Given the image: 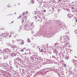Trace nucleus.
Here are the masks:
<instances>
[{
	"instance_id": "nucleus-2",
	"label": "nucleus",
	"mask_w": 77,
	"mask_h": 77,
	"mask_svg": "<svg viewBox=\"0 0 77 77\" xmlns=\"http://www.w3.org/2000/svg\"><path fill=\"white\" fill-rule=\"evenodd\" d=\"M24 44V41L23 40H21V42H20V44L21 45H23Z\"/></svg>"
},
{
	"instance_id": "nucleus-4",
	"label": "nucleus",
	"mask_w": 77,
	"mask_h": 77,
	"mask_svg": "<svg viewBox=\"0 0 77 77\" xmlns=\"http://www.w3.org/2000/svg\"><path fill=\"white\" fill-rule=\"evenodd\" d=\"M27 16H25L23 18V19H24V20H25L26 21V20H27Z\"/></svg>"
},
{
	"instance_id": "nucleus-16",
	"label": "nucleus",
	"mask_w": 77,
	"mask_h": 77,
	"mask_svg": "<svg viewBox=\"0 0 77 77\" xmlns=\"http://www.w3.org/2000/svg\"><path fill=\"white\" fill-rule=\"evenodd\" d=\"M21 15H20L19 16V18H21Z\"/></svg>"
},
{
	"instance_id": "nucleus-1",
	"label": "nucleus",
	"mask_w": 77,
	"mask_h": 77,
	"mask_svg": "<svg viewBox=\"0 0 77 77\" xmlns=\"http://www.w3.org/2000/svg\"><path fill=\"white\" fill-rule=\"evenodd\" d=\"M1 36L3 37V38L8 37V36H9V34H8L7 32L2 33L1 34Z\"/></svg>"
},
{
	"instance_id": "nucleus-13",
	"label": "nucleus",
	"mask_w": 77,
	"mask_h": 77,
	"mask_svg": "<svg viewBox=\"0 0 77 77\" xmlns=\"http://www.w3.org/2000/svg\"><path fill=\"white\" fill-rule=\"evenodd\" d=\"M43 12H46V10H44Z\"/></svg>"
},
{
	"instance_id": "nucleus-10",
	"label": "nucleus",
	"mask_w": 77,
	"mask_h": 77,
	"mask_svg": "<svg viewBox=\"0 0 77 77\" xmlns=\"http://www.w3.org/2000/svg\"><path fill=\"white\" fill-rule=\"evenodd\" d=\"M13 39H14V40L16 39V37L15 36L13 38Z\"/></svg>"
},
{
	"instance_id": "nucleus-9",
	"label": "nucleus",
	"mask_w": 77,
	"mask_h": 77,
	"mask_svg": "<svg viewBox=\"0 0 77 77\" xmlns=\"http://www.w3.org/2000/svg\"><path fill=\"white\" fill-rule=\"evenodd\" d=\"M21 41V40L20 39L18 38L17 39V41Z\"/></svg>"
},
{
	"instance_id": "nucleus-22",
	"label": "nucleus",
	"mask_w": 77,
	"mask_h": 77,
	"mask_svg": "<svg viewBox=\"0 0 77 77\" xmlns=\"http://www.w3.org/2000/svg\"><path fill=\"white\" fill-rule=\"evenodd\" d=\"M76 22H77V19L76 20Z\"/></svg>"
},
{
	"instance_id": "nucleus-12",
	"label": "nucleus",
	"mask_w": 77,
	"mask_h": 77,
	"mask_svg": "<svg viewBox=\"0 0 77 77\" xmlns=\"http://www.w3.org/2000/svg\"><path fill=\"white\" fill-rule=\"evenodd\" d=\"M21 52H23V51H24V50H23V49H22V50H21Z\"/></svg>"
},
{
	"instance_id": "nucleus-23",
	"label": "nucleus",
	"mask_w": 77,
	"mask_h": 77,
	"mask_svg": "<svg viewBox=\"0 0 77 77\" xmlns=\"http://www.w3.org/2000/svg\"><path fill=\"white\" fill-rule=\"evenodd\" d=\"M26 54V53H25V54Z\"/></svg>"
},
{
	"instance_id": "nucleus-25",
	"label": "nucleus",
	"mask_w": 77,
	"mask_h": 77,
	"mask_svg": "<svg viewBox=\"0 0 77 77\" xmlns=\"http://www.w3.org/2000/svg\"><path fill=\"white\" fill-rule=\"evenodd\" d=\"M13 41L14 42V41Z\"/></svg>"
},
{
	"instance_id": "nucleus-14",
	"label": "nucleus",
	"mask_w": 77,
	"mask_h": 77,
	"mask_svg": "<svg viewBox=\"0 0 77 77\" xmlns=\"http://www.w3.org/2000/svg\"><path fill=\"white\" fill-rule=\"evenodd\" d=\"M52 10L53 11H54V8H52Z\"/></svg>"
},
{
	"instance_id": "nucleus-26",
	"label": "nucleus",
	"mask_w": 77,
	"mask_h": 77,
	"mask_svg": "<svg viewBox=\"0 0 77 77\" xmlns=\"http://www.w3.org/2000/svg\"><path fill=\"white\" fill-rule=\"evenodd\" d=\"M16 14L15 13V14Z\"/></svg>"
},
{
	"instance_id": "nucleus-20",
	"label": "nucleus",
	"mask_w": 77,
	"mask_h": 77,
	"mask_svg": "<svg viewBox=\"0 0 77 77\" xmlns=\"http://www.w3.org/2000/svg\"><path fill=\"white\" fill-rule=\"evenodd\" d=\"M18 5H20V3L18 4Z\"/></svg>"
},
{
	"instance_id": "nucleus-3",
	"label": "nucleus",
	"mask_w": 77,
	"mask_h": 77,
	"mask_svg": "<svg viewBox=\"0 0 77 77\" xmlns=\"http://www.w3.org/2000/svg\"><path fill=\"white\" fill-rule=\"evenodd\" d=\"M35 1L34 0H32L31 2H30V5H32V3H34Z\"/></svg>"
},
{
	"instance_id": "nucleus-11",
	"label": "nucleus",
	"mask_w": 77,
	"mask_h": 77,
	"mask_svg": "<svg viewBox=\"0 0 77 77\" xmlns=\"http://www.w3.org/2000/svg\"><path fill=\"white\" fill-rule=\"evenodd\" d=\"M8 8H10L11 7V6H10V5H8Z\"/></svg>"
},
{
	"instance_id": "nucleus-5",
	"label": "nucleus",
	"mask_w": 77,
	"mask_h": 77,
	"mask_svg": "<svg viewBox=\"0 0 77 77\" xmlns=\"http://www.w3.org/2000/svg\"><path fill=\"white\" fill-rule=\"evenodd\" d=\"M15 7H16V4H14L13 5L12 7L13 8H15Z\"/></svg>"
},
{
	"instance_id": "nucleus-7",
	"label": "nucleus",
	"mask_w": 77,
	"mask_h": 77,
	"mask_svg": "<svg viewBox=\"0 0 77 77\" xmlns=\"http://www.w3.org/2000/svg\"><path fill=\"white\" fill-rule=\"evenodd\" d=\"M27 40H28V42H30V39H28Z\"/></svg>"
},
{
	"instance_id": "nucleus-17",
	"label": "nucleus",
	"mask_w": 77,
	"mask_h": 77,
	"mask_svg": "<svg viewBox=\"0 0 77 77\" xmlns=\"http://www.w3.org/2000/svg\"><path fill=\"white\" fill-rule=\"evenodd\" d=\"M25 14L24 13H23V15H24Z\"/></svg>"
},
{
	"instance_id": "nucleus-8",
	"label": "nucleus",
	"mask_w": 77,
	"mask_h": 77,
	"mask_svg": "<svg viewBox=\"0 0 77 77\" xmlns=\"http://www.w3.org/2000/svg\"><path fill=\"white\" fill-rule=\"evenodd\" d=\"M63 66L64 67H66V64H64L63 65Z\"/></svg>"
},
{
	"instance_id": "nucleus-18",
	"label": "nucleus",
	"mask_w": 77,
	"mask_h": 77,
	"mask_svg": "<svg viewBox=\"0 0 77 77\" xmlns=\"http://www.w3.org/2000/svg\"><path fill=\"white\" fill-rule=\"evenodd\" d=\"M35 20H37V17H35Z\"/></svg>"
},
{
	"instance_id": "nucleus-19",
	"label": "nucleus",
	"mask_w": 77,
	"mask_h": 77,
	"mask_svg": "<svg viewBox=\"0 0 77 77\" xmlns=\"http://www.w3.org/2000/svg\"><path fill=\"white\" fill-rule=\"evenodd\" d=\"M12 23H14V21L11 22V24H12Z\"/></svg>"
},
{
	"instance_id": "nucleus-24",
	"label": "nucleus",
	"mask_w": 77,
	"mask_h": 77,
	"mask_svg": "<svg viewBox=\"0 0 77 77\" xmlns=\"http://www.w3.org/2000/svg\"><path fill=\"white\" fill-rule=\"evenodd\" d=\"M28 11H27V12H26V13H28Z\"/></svg>"
},
{
	"instance_id": "nucleus-21",
	"label": "nucleus",
	"mask_w": 77,
	"mask_h": 77,
	"mask_svg": "<svg viewBox=\"0 0 77 77\" xmlns=\"http://www.w3.org/2000/svg\"><path fill=\"white\" fill-rule=\"evenodd\" d=\"M75 58H77V57H76V56H75Z\"/></svg>"
},
{
	"instance_id": "nucleus-15",
	"label": "nucleus",
	"mask_w": 77,
	"mask_h": 77,
	"mask_svg": "<svg viewBox=\"0 0 77 77\" xmlns=\"http://www.w3.org/2000/svg\"><path fill=\"white\" fill-rule=\"evenodd\" d=\"M24 20H23L22 21V23H24Z\"/></svg>"
},
{
	"instance_id": "nucleus-6",
	"label": "nucleus",
	"mask_w": 77,
	"mask_h": 77,
	"mask_svg": "<svg viewBox=\"0 0 77 77\" xmlns=\"http://www.w3.org/2000/svg\"><path fill=\"white\" fill-rule=\"evenodd\" d=\"M40 52H42H42H43L44 50H43V49H41L40 51Z\"/></svg>"
}]
</instances>
